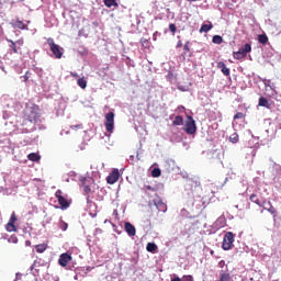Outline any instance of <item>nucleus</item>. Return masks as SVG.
Returning a JSON list of instances; mask_svg holds the SVG:
<instances>
[{
    "label": "nucleus",
    "instance_id": "7",
    "mask_svg": "<svg viewBox=\"0 0 281 281\" xmlns=\"http://www.w3.org/2000/svg\"><path fill=\"white\" fill-rule=\"evenodd\" d=\"M16 221H18L16 213L12 212L11 217L5 226L7 232H18L16 225H14Z\"/></svg>",
    "mask_w": 281,
    "mask_h": 281
},
{
    "label": "nucleus",
    "instance_id": "41",
    "mask_svg": "<svg viewBox=\"0 0 281 281\" xmlns=\"http://www.w3.org/2000/svg\"><path fill=\"white\" fill-rule=\"evenodd\" d=\"M184 278H186L187 281H193L192 276H184Z\"/></svg>",
    "mask_w": 281,
    "mask_h": 281
},
{
    "label": "nucleus",
    "instance_id": "42",
    "mask_svg": "<svg viewBox=\"0 0 281 281\" xmlns=\"http://www.w3.org/2000/svg\"><path fill=\"white\" fill-rule=\"evenodd\" d=\"M160 207H161V209H160L161 212H165V211H166V204L161 203V204H160Z\"/></svg>",
    "mask_w": 281,
    "mask_h": 281
},
{
    "label": "nucleus",
    "instance_id": "9",
    "mask_svg": "<svg viewBox=\"0 0 281 281\" xmlns=\"http://www.w3.org/2000/svg\"><path fill=\"white\" fill-rule=\"evenodd\" d=\"M106 181L110 186L117 183V181H120V170L113 169L112 172L108 176Z\"/></svg>",
    "mask_w": 281,
    "mask_h": 281
},
{
    "label": "nucleus",
    "instance_id": "12",
    "mask_svg": "<svg viewBox=\"0 0 281 281\" xmlns=\"http://www.w3.org/2000/svg\"><path fill=\"white\" fill-rule=\"evenodd\" d=\"M217 69H221L222 74L224 76H229L231 71L229 68H227V65H225L223 61L217 63Z\"/></svg>",
    "mask_w": 281,
    "mask_h": 281
},
{
    "label": "nucleus",
    "instance_id": "36",
    "mask_svg": "<svg viewBox=\"0 0 281 281\" xmlns=\"http://www.w3.org/2000/svg\"><path fill=\"white\" fill-rule=\"evenodd\" d=\"M9 243H19V238L16 236H12L10 239H9Z\"/></svg>",
    "mask_w": 281,
    "mask_h": 281
},
{
    "label": "nucleus",
    "instance_id": "28",
    "mask_svg": "<svg viewBox=\"0 0 281 281\" xmlns=\"http://www.w3.org/2000/svg\"><path fill=\"white\" fill-rule=\"evenodd\" d=\"M238 134L237 133H234L229 136V142H232V144H238Z\"/></svg>",
    "mask_w": 281,
    "mask_h": 281
},
{
    "label": "nucleus",
    "instance_id": "49",
    "mask_svg": "<svg viewBox=\"0 0 281 281\" xmlns=\"http://www.w3.org/2000/svg\"><path fill=\"white\" fill-rule=\"evenodd\" d=\"M140 43H146V40L142 38V40H140Z\"/></svg>",
    "mask_w": 281,
    "mask_h": 281
},
{
    "label": "nucleus",
    "instance_id": "27",
    "mask_svg": "<svg viewBox=\"0 0 281 281\" xmlns=\"http://www.w3.org/2000/svg\"><path fill=\"white\" fill-rule=\"evenodd\" d=\"M233 56L236 60H243V58H245V55H243L240 50L234 52Z\"/></svg>",
    "mask_w": 281,
    "mask_h": 281
},
{
    "label": "nucleus",
    "instance_id": "22",
    "mask_svg": "<svg viewBox=\"0 0 281 281\" xmlns=\"http://www.w3.org/2000/svg\"><path fill=\"white\" fill-rule=\"evenodd\" d=\"M77 85L80 89H87V79H85V77L79 78Z\"/></svg>",
    "mask_w": 281,
    "mask_h": 281
},
{
    "label": "nucleus",
    "instance_id": "18",
    "mask_svg": "<svg viewBox=\"0 0 281 281\" xmlns=\"http://www.w3.org/2000/svg\"><path fill=\"white\" fill-rule=\"evenodd\" d=\"M212 27H213L212 22H210V24H202V26L200 27V34L210 32Z\"/></svg>",
    "mask_w": 281,
    "mask_h": 281
},
{
    "label": "nucleus",
    "instance_id": "34",
    "mask_svg": "<svg viewBox=\"0 0 281 281\" xmlns=\"http://www.w3.org/2000/svg\"><path fill=\"white\" fill-rule=\"evenodd\" d=\"M169 30L173 35L177 34V25H175L173 23L169 24Z\"/></svg>",
    "mask_w": 281,
    "mask_h": 281
},
{
    "label": "nucleus",
    "instance_id": "26",
    "mask_svg": "<svg viewBox=\"0 0 281 281\" xmlns=\"http://www.w3.org/2000/svg\"><path fill=\"white\" fill-rule=\"evenodd\" d=\"M212 41L215 45H221V43H223V37L221 35H214Z\"/></svg>",
    "mask_w": 281,
    "mask_h": 281
},
{
    "label": "nucleus",
    "instance_id": "4",
    "mask_svg": "<svg viewBox=\"0 0 281 281\" xmlns=\"http://www.w3.org/2000/svg\"><path fill=\"white\" fill-rule=\"evenodd\" d=\"M236 237V235H234V233L232 232H227L224 235L223 241H222V249H224V251H229V249H232L234 247V238Z\"/></svg>",
    "mask_w": 281,
    "mask_h": 281
},
{
    "label": "nucleus",
    "instance_id": "20",
    "mask_svg": "<svg viewBox=\"0 0 281 281\" xmlns=\"http://www.w3.org/2000/svg\"><path fill=\"white\" fill-rule=\"evenodd\" d=\"M258 42L261 43V45H267V43H269V37L267 34H260L258 35Z\"/></svg>",
    "mask_w": 281,
    "mask_h": 281
},
{
    "label": "nucleus",
    "instance_id": "47",
    "mask_svg": "<svg viewBox=\"0 0 281 281\" xmlns=\"http://www.w3.org/2000/svg\"><path fill=\"white\" fill-rule=\"evenodd\" d=\"M171 281H181V278L176 277V278L171 279Z\"/></svg>",
    "mask_w": 281,
    "mask_h": 281
},
{
    "label": "nucleus",
    "instance_id": "40",
    "mask_svg": "<svg viewBox=\"0 0 281 281\" xmlns=\"http://www.w3.org/2000/svg\"><path fill=\"white\" fill-rule=\"evenodd\" d=\"M15 45H19V47H22V45H23V40H18V41L15 42Z\"/></svg>",
    "mask_w": 281,
    "mask_h": 281
},
{
    "label": "nucleus",
    "instance_id": "6",
    "mask_svg": "<svg viewBox=\"0 0 281 281\" xmlns=\"http://www.w3.org/2000/svg\"><path fill=\"white\" fill-rule=\"evenodd\" d=\"M55 196H56L61 210H67V207H69V201H67V199L65 196H63V191L57 190L55 192Z\"/></svg>",
    "mask_w": 281,
    "mask_h": 281
},
{
    "label": "nucleus",
    "instance_id": "2",
    "mask_svg": "<svg viewBox=\"0 0 281 281\" xmlns=\"http://www.w3.org/2000/svg\"><path fill=\"white\" fill-rule=\"evenodd\" d=\"M47 44H48V46H49V48H50V52L53 53V55L55 56V58H63V54H64V48L63 47H60V45H58V44H56L55 42H54V38H52V37H48L47 38Z\"/></svg>",
    "mask_w": 281,
    "mask_h": 281
},
{
    "label": "nucleus",
    "instance_id": "48",
    "mask_svg": "<svg viewBox=\"0 0 281 281\" xmlns=\"http://www.w3.org/2000/svg\"><path fill=\"white\" fill-rule=\"evenodd\" d=\"M87 203H91V199L89 198V194L87 195Z\"/></svg>",
    "mask_w": 281,
    "mask_h": 281
},
{
    "label": "nucleus",
    "instance_id": "35",
    "mask_svg": "<svg viewBox=\"0 0 281 281\" xmlns=\"http://www.w3.org/2000/svg\"><path fill=\"white\" fill-rule=\"evenodd\" d=\"M245 117V114L243 112H238L234 115V120H243Z\"/></svg>",
    "mask_w": 281,
    "mask_h": 281
},
{
    "label": "nucleus",
    "instance_id": "31",
    "mask_svg": "<svg viewBox=\"0 0 281 281\" xmlns=\"http://www.w3.org/2000/svg\"><path fill=\"white\" fill-rule=\"evenodd\" d=\"M10 47L13 49L14 54H19V48H16V44L13 41H10Z\"/></svg>",
    "mask_w": 281,
    "mask_h": 281
},
{
    "label": "nucleus",
    "instance_id": "38",
    "mask_svg": "<svg viewBox=\"0 0 281 281\" xmlns=\"http://www.w3.org/2000/svg\"><path fill=\"white\" fill-rule=\"evenodd\" d=\"M146 190H149L150 192H155V188L150 187L149 184L145 186Z\"/></svg>",
    "mask_w": 281,
    "mask_h": 281
},
{
    "label": "nucleus",
    "instance_id": "3",
    "mask_svg": "<svg viewBox=\"0 0 281 281\" xmlns=\"http://www.w3.org/2000/svg\"><path fill=\"white\" fill-rule=\"evenodd\" d=\"M183 131L187 135H194L196 133V121H194V117L187 115Z\"/></svg>",
    "mask_w": 281,
    "mask_h": 281
},
{
    "label": "nucleus",
    "instance_id": "30",
    "mask_svg": "<svg viewBox=\"0 0 281 281\" xmlns=\"http://www.w3.org/2000/svg\"><path fill=\"white\" fill-rule=\"evenodd\" d=\"M83 192L86 196H89V194L91 193V187H89V184L83 183Z\"/></svg>",
    "mask_w": 281,
    "mask_h": 281
},
{
    "label": "nucleus",
    "instance_id": "43",
    "mask_svg": "<svg viewBox=\"0 0 281 281\" xmlns=\"http://www.w3.org/2000/svg\"><path fill=\"white\" fill-rule=\"evenodd\" d=\"M177 47H183V43L181 41H178Z\"/></svg>",
    "mask_w": 281,
    "mask_h": 281
},
{
    "label": "nucleus",
    "instance_id": "37",
    "mask_svg": "<svg viewBox=\"0 0 281 281\" xmlns=\"http://www.w3.org/2000/svg\"><path fill=\"white\" fill-rule=\"evenodd\" d=\"M70 128L75 131V128H82V124L71 125Z\"/></svg>",
    "mask_w": 281,
    "mask_h": 281
},
{
    "label": "nucleus",
    "instance_id": "13",
    "mask_svg": "<svg viewBox=\"0 0 281 281\" xmlns=\"http://www.w3.org/2000/svg\"><path fill=\"white\" fill-rule=\"evenodd\" d=\"M12 27H16L18 30H27V25H25L21 20H16L15 23H12Z\"/></svg>",
    "mask_w": 281,
    "mask_h": 281
},
{
    "label": "nucleus",
    "instance_id": "1",
    "mask_svg": "<svg viewBox=\"0 0 281 281\" xmlns=\"http://www.w3.org/2000/svg\"><path fill=\"white\" fill-rule=\"evenodd\" d=\"M24 120L31 122V124H36V122L41 120V113H38V108H26L24 111Z\"/></svg>",
    "mask_w": 281,
    "mask_h": 281
},
{
    "label": "nucleus",
    "instance_id": "8",
    "mask_svg": "<svg viewBox=\"0 0 281 281\" xmlns=\"http://www.w3.org/2000/svg\"><path fill=\"white\" fill-rule=\"evenodd\" d=\"M71 260H74V257H71V255L68 252H64L59 256L58 265L59 267H67Z\"/></svg>",
    "mask_w": 281,
    "mask_h": 281
},
{
    "label": "nucleus",
    "instance_id": "19",
    "mask_svg": "<svg viewBox=\"0 0 281 281\" xmlns=\"http://www.w3.org/2000/svg\"><path fill=\"white\" fill-rule=\"evenodd\" d=\"M29 161H41V155L36 153H31L27 155Z\"/></svg>",
    "mask_w": 281,
    "mask_h": 281
},
{
    "label": "nucleus",
    "instance_id": "50",
    "mask_svg": "<svg viewBox=\"0 0 281 281\" xmlns=\"http://www.w3.org/2000/svg\"><path fill=\"white\" fill-rule=\"evenodd\" d=\"M24 80H27V76L24 77Z\"/></svg>",
    "mask_w": 281,
    "mask_h": 281
},
{
    "label": "nucleus",
    "instance_id": "29",
    "mask_svg": "<svg viewBox=\"0 0 281 281\" xmlns=\"http://www.w3.org/2000/svg\"><path fill=\"white\" fill-rule=\"evenodd\" d=\"M151 177H156V178L161 177V169H159V168L153 169Z\"/></svg>",
    "mask_w": 281,
    "mask_h": 281
},
{
    "label": "nucleus",
    "instance_id": "24",
    "mask_svg": "<svg viewBox=\"0 0 281 281\" xmlns=\"http://www.w3.org/2000/svg\"><path fill=\"white\" fill-rule=\"evenodd\" d=\"M218 281H232V276L226 272H222L220 274V280Z\"/></svg>",
    "mask_w": 281,
    "mask_h": 281
},
{
    "label": "nucleus",
    "instance_id": "46",
    "mask_svg": "<svg viewBox=\"0 0 281 281\" xmlns=\"http://www.w3.org/2000/svg\"><path fill=\"white\" fill-rule=\"evenodd\" d=\"M70 75L72 78H78V74H76V72H71Z\"/></svg>",
    "mask_w": 281,
    "mask_h": 281
},
{
    "label": "nucleus",
    "instance_id": "10",
    "mask_svg": "<svg viewBox=\"0 0 281 281\" xmlns=\"http://www.w3.org/2000/svg\"><path fill=\"white\" fill-rule=\"evenodd\" d=\"M249 199L251 203H256L259 207H265V205H267V199L260 198L256 193H252Z\"/></svg>",
    "mask_w": 281,
    "mask_h": 281
},
{
    "label": "nucleus",
    "instance_id": "32",
    "mask_svg": "<svg viewBox=\"0 0 281 281\" xmlns=\"http://www.w3.org/2000/svg\"><path fill=\"white\" fill-rule=\"evenodd\" d=\"M190 52V42H187L183 46V54L187 55Z\"/></svg>",
    "mask_w": 281,
    "mask_h": 281
},
{
    "label": "nucleus",
    "instance_id": "44",
    "mask_svg": "<svg viewBox=\"0 0 281 281\" xmlns=\"http://www.w3.org/2000/svg\"><path fill=\"white\" fill-rule=\"evenodd\" d=\"M251 209V204L249 202H246V210H250Z\"/></svg>",
    "mask_w": 281,
    "mask_h": 281
},
{
    "label": "nucleus",
    "instance_id": "16",
    "mask_svg": "<svg viewBox=\"0 0 281 281\" xmlns=\"http://www.w3.org/2000/svg\"><path fill=\"white\" fill-rule=\"evenodd\" d=\"M105 8H117V1L116 0H103Z\"/></svg>",
    "mask_w": 281,
    "mask_h": 281
},
{
    "label": "nucleus",
    "instance_id": "23",
    "mask_svg": "<svg viewBox=\"0 0 281 281\" xmlns=\"http://www.w3.org/2000/svg\"><path fill=\"white\" fill-rule=\"evenodd\" d=\"M146 249L149 251V254H154V251H157V244L148 243Z\"/></svg>",
    "mask_w": 281,
    "mask_h": 281
},
{
    "label": "nucleus",
    "instance_id": "39",
    "mask_svg": "<svg viewBox=\"0 0 281 281\" xmlns=\"http://www.w3.org/2000/svg\"><path fill=\"white\" fill-rule=\"evenodd\" d=\"M218 267H220V269H223V267H225V260H221L218 262Z\"/></svg>",
    "mask_w": 281,
    "mask_h": 281
},
{
    "label": "nucleus",
    "instance_id": "5",
    "mask_svg": "<svg viewBox=\"0 0 281 281\" xmlns=\"http://www.w3.org/2000/svg\"><path fill=\"white\" fill-rule=\"evenodd\" d=\"M115 128V113L109 112L105 114V131L108 133H113Z\"/></svg>",
    "mask_w": 281,
    "mask_h": 281
},
{
    "label": "nucleus",
    "instance_id": "17",
    "mask_svg": "<svg viewBox=\"0 0 281 281\" xmlns=\"http://www.w3.org/2000/svg\"><path fill=\"white\" fill-rule=\"evenodd\" d=\"M239 52H240L243 55L247 56V54H249V52H251V44H245L244 46H241V47L239 48Z\"/></svg>",
    "mask_w": 281,
    "mask_h": 281
},
{
    "label": "nucleus",
    "instance_id": "14",
    "mask_svg": "<svg viewBox=\"0 0 281 281\" xmlns=\"http://www.w3.org/2000/svg\"><path fill=\"white\" fill-rule=\"evenodd\" d=\"M259 106H265L266 109H271V103H269V100L267 98L261 97L259 98Z\"/></svg>",
    "mask_w": 281,
    "mask_h": 281
},
{
    "label": "nucleus",
    "instance_id": "11",
    "mask_svg": "<svg viewBox=\"0 0 281 281\" xmlns=\"http://www.w3.org/2000/svg\"><path fill=\"white\" fill-rule=\"evenodd\" d=\"M125 232L128 234V236H135L136 229L131 222L125 223Z\"/></svg>",
    "mask_w": 281,
    "mask_h": 281
},
{
    "label": "nucleus",
    "instance_id": "51",
    "mask_svg": "<svg viewBox=\"0 0 281 281\" xmlns=\"http://www.w3.org/2000/svg\"><path fill=\"white\" fill-rule=\"evenodd\" d=\"M189 57H192V54H191V53L189 54Z\"/></svg>",
    "mask_w": 281,
    "mask_h": 281
},
{
    "label": "nucleus",
    "instance_id": "45",
    "mask_svg": "<svg viewBox=\"0 0 281 281\" xmlns=\"http://www.w3.org/2000/svg\"><path fill=\"white\" fill-rule=\"evenodd\" d=\"M25 245H26V247H31V246H32V241L26 240V241H25Z\"/></svg>",
    "mask_w": 281,
    "mask_h": 281
},
{
    "label": "nucleus",
    "instance_id": "25",
    "mask_svg": "<svg viewBox=\"0 0 281 281\" xmlns=\"http://www.w3.org/2000/svg\"><path fill=\"white\" fill-rule=\"evenodd\" d=\"M183 124V116L178 115L173 120V126H181Z\"/></svg>",
    "mask_w": 281,
    "mask_h": 281
},
{
    "label": "nucleus",
    "instance_id": "33",
    "mask_svg": "<svg viewBox=\"0 0 281 281\" xmlns=\"http://www.w3.org/2000/svg\"><path fill=\"white\" fill-rule=\"evenodd\" d=\"M59 227H60V229H61L63 232H67V228L69 227V225H68L67 223H65V222H61V223L59 224Z\"/></svg>",
    "mask_w": 281,
    "mask_h": 281
},
{
    "label": "nucleus",
    "instance_id": "21",
    "mask_svg": "<svg viewBox=\"0 0 281 281\" xmlns=\"http://www.w3.org/2000/svg\"><path fill=\"white\" fill-rule=\"evenodd\" d=\"M263 209L270 212V214H277L276 207H273V204H271V202H267Z\"/></svg>",
    "mask_w": 281,
    "mask_h": 281
},
{
    "label": "nucleus",
    "instance_id": "15",
    "mask_svg": "<svg viewBox=\"0 0 281 281\" xmlns=\"http://www.w3.org/2000/svg\"><path fill=\"white\" fill-rule=\"evenodd\" d=\"M47 244H38L35 245V250L37 254H45V251H47Z\"/></svg>",
    "mask_w": 281,
    "mask_h": 281
}]
</instances>
